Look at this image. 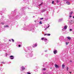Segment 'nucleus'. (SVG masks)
Segmentation results:
<instances>
[{"instance_id": "nucleus-7", "label": "nucleus", "mask_w": 74, "mask_h": 74, "mask_svg": "<svg viewBox=\"0 0 74 74\" xmlns=\"http://www.w3.org/2000/svg\"><path fill=\"white\" fill-rule=\"evenodd\" d=\"M64 64H63L62 65V69H64Z\"/></svg>"}, {"instance_id": "nucleus-3", "label": "nucleus", "mask_w": 74, "mask_h": 74, "mask_svg": "<svg viewBox=\"0 0 74 74\" xmlns=\"http://www.w3.org/2000/svg\"><path fill=\"white\" fill-rule=\"evenodd\" d=\"M37 44H35V45H34L33 46V47H37Z\"/></svg>"}, {"instance_id": "nucleus-10", "label": "nucleus", "mask_w": 74, "mask_h": 74, "mask_svg": "<svg viewBox=\"0 0 74 74\" xmlns=\"http://www.w3.org/2000/svg\"><path fill=\"white\" fill-rule=\"evenodd\" d=\"M4 27H8V25H5L4 26Z\"/></svg>"}, {"instance_id": "nucleus-12", "label": "nucleus", "mask_w": 74, "mask_h": 74, "mask_svg": "<svg viewBox=\"0 0 74 74\" xmlns=\"http://www.w3.org/2000/svg\"><path fill=\"white\" fill-rule=\"evenodd\" d=\"M47 35H48V34H44V35L45 36H47Z\"/></svg>"}, {"instance_id": "nucleus-15", "label": "nucleus", "mask_w": 74, "mask_h": 74, "mask_svg": "<svg viewBox=\"0 0 74 74\" xmlns=\"http://www.w3.org/2000/svg\"><path fill=\"white\" fill-rule=\"evenodd\" d=\"M50 35H51V34H47V36H50Z\"/></svg>"}, {"instance_id": "nucleus-29", "label": "nucleus", "mask_w": 74, "mask_h": 74, "mask_svg": "<svg viewBox=\"0 0 74 74\" xmlns=\"http://www.w3.org/2000/svg\"><path fill=\"white\" fill-rule=\"evenodd\" d=\"M27 74H31L30 73H28Z\"/></svg>"}, {"instance_id": "nucleus-17", "label": "nucleus", "mask_w": 74, "mask_h": 74, "mask_svg": "<svg viewBox=\"0 0 74 74\" xmlns=\"http://www.w3.org/2000/svg\"><path fill=\"white\" fill-rule=\"evenodd\" d=\"M12 40L13 42H14V40L13 39H12Z\"/></svg>"}, {"instance_id": "nucleus-14", "label": "nucleus", "mask_w": 74, "mask_h": 74, "mask_svg": "<svg viewBox=\"0 0 74 74\" xmlns=\"http://www.w3.org/2000/svg\"><path fill=\"white\" fill-rule=\"evenodd\" d=\"M69 42H66V45H67L68 44H69Z\"/></svg>"}, {"instance_id": "nucleus-41", "label": "nucleus", "mask_w": 74, "mask_h": 74, "mask_svg": "<svg viewBox=\"0 0 74 74\" xmlns=\"http://www.w3.org/2000/svg\"><path fill=\"white\" fill-rule=\"evenodd\" d=\"M73 34H74V33H73Z\"/></svg>"}, {"instance_id": "nucleus-40", "label": "nucleus", "mask_w": 74, "mask_h": 74, "mask_svg": "<svg viewBox=\"0 0 74 74\" xmlns=\"http://www.w3.org/2000/svg\"><path fill=\"white\" fill-rule=\"evenodd\" d=\"M43 74H45V73H44Z\"/></svg>"}, {"instance_id": "nucleus-8", "label": "nucleus", "mask_w": 74, "mask_h": 74, "mask_svg": "<svg viewBox=\"0 0 74 74\" xmlns=\"http://www.w3.org/2000/svg\"><path fill=\"white\" fill-rule=\"evenodd\" d=\"M67 38L69 40H71V37H70L68 36L67 37Z\"/></svg>"}, {"instance_id": "nucleus-2", "label": "nucleus", "mask_w": 74, "mask_h": 74, "mask_svg": "<svg viewBox=\"0 0 74 74\" xmlns=\"http://www.w3.org/2000/svg\"><path fill=\"white\" fill-rule=\"evenodd\" d=\"M55 67H56V68H59V66H58L56 64H55Z\"/></svg>"}, {"instance_id": "nucleus-1", "label": "nucleus", "mask_w": 74, "mask_h": 74, "mask_svg": "<svg viewBox=\"0 0 74 74\" xmlns=\"http://www.w3.org/2000/svg\"><path fill=\"white\" fill-rule=\"evenodd\" d=\"M10 57L11 58V59H14V57L13 56H10Z\"/></svg>"}, {"instance_id": "nucleus-21", "label": "nucleus", "mask_w": 74, "mask_h": 74, "mask_svg": "<svg viewBox=\"0 0 74 74\" xmlns=\"http://www.w3.org/2000/svg\"><path fill=\"white\" fill-rule=\"evenodd\" d=\"M1 24H2V25H4V23H1Z\"/></svg>"}, {"instance_id": "nucleus-32", "label": "nucleus", "mask_w": 74, "mask_h": 74, "mask_svg": "<svg viewBox=\"0 0 74 74\" xmlns=\"http://www.w3.org/2000/svg\"><path fill=\"white\" fill-rule=\"evenodd\" d=\"M42 5L41 4H40L39 5V6H40V5Z\"/></svg>"}, {"instance_id": "nucleus-4", "label": "nucleus", "mask_w": 74, "mask_h": 74, "mask_svg": "<svg viewBox=\"0 0 74 74\" xmlns=\"http://www.w3.org/2000/svg\"><path fill=\"white\" fill-rule=\"evenodd\" d=\"M66 3L67 4H68V5H70V3L68 1L66 2Z\"/></svg>"}, {"instance_id": "nucleus-6", "label": "nucleus", "mask_w": 74, "mask_h": 74, "mask_svg": "<svg viewBox=\"0 0 74 74\" xmlns=\"http://www.w3.org/2000/svg\"><path fill=\"white\" fill-rule=\"evenodd\" d=\"M54 54H56V53H57V50H54Z\"/></svg>"}, {"instance_id": "nucleus-26", "label": "nucleus", "mask_w": 74, "mask_h": 74, "mask_svg": "<svg viewBox=\"0 0 74 74\" xmlns=\"http://www.w3.org/2000/svg\"><path fill=\"white\" fill-rule=\"evenodd\" d=\"M69 30L70 31H71V30H72V29H70Z\"/></svg>"}, {"instance_id": "nucleus-20", "label": "nucleus", "mask_w": 74, "mask_h": 74, "mask_svg": "<svg viewBox=\"0 0 74 74\" xmlns=\"http://www.w3.org/2000/svg\"><path fill=\"white\" fill-rule=\"evenodd\" d=\"M54 2H55L54 1H53L52 2V4H53V3H54Z\"/></svg>"}, {"instance_id": "nucleus-23", "label": "nucleus", "mask_w": 74, "mask_h": 74, "mask_svg": "<svg viewBox=\"0 0 74 74\" xmlns=\"http://www.w3.org/2000/svg\"><path fill=\"white\" fill-rule=\"evenodd\" d=\"M45 41H47V39H45Z\"/></svg>"}, {"instance_id": "nucleus-37", "label": "nucleus", "mask_w": 74, "mask_h": 74, "mask_svg": "<svg viewBox=\"0 0 74 74\" xmlns=\"http://www.w3.org/2000/svg\"><path fill=\"white\" fill-rule=\"evenodd\" d=\"M73 18H74V16L73 17Z\"/></svg>"}, {"instance_id": "nucleus-18", "label": "nucleus", "mask_w": 74, "mask_h": 74, "mask_svg": "<svg viewBox=\"0 0 74 74\" xmlns=\"http://www.w3.org/2000/svg\"><path fill=\"white\" fill-rule=\"evenodd\" d=\"M39 23L40 24H42V23H41V21H40V22H39Z\"/></svg>"}, {"instance_id": "nucleus-11", "label": "nucleus", "mask_w": 74, "mask_h": 74, "mask_svg": "<svg viewBox=\"0 0 74 74\" xmlns=\"http://www.w3.org/2000/svg\"><path fill=\"white\" fill-rule=\"evenodd\" d=\"M66 70H67V71H68V70H69V67H66Z\"/></svg>"}, {"instance_id": "nucleus-25", "label": "nucleus", "mask_w": 74, "mask_h": 74, "mask_svg": "<svg viewBox=\"0 0 74 74\" xmlns=\"http://www.w3.org/2000/svg\"><path fill=\"white\" fill-rule=\"evenodd\" d=\"M2 64H3V63H4V64L5 63H4V62H2Z\"/></svg>"}, {"instance_id": "nucleus-30", "label": "nucleus", "mask_w": 74, "mask_h": 74, "mask_svg": "<svg viewBox=\"0 0 74 74\" xmlns=\"http://www.w3.org/2000/svg\"><path fill=\"white\" fill-rule=\"evenodd\" d=\"M70 62H72V61L70 60Z\"/></svg>"}, {"instance_id": "nucleus-36", "label": "nucleus", "mask_w": 74, "mask_h": 74, "mask_svg": "<svg viewBox=\"0 0 74 74\" xmlns=\"http://www.w3.org/2000/svg\"><path fill=\"white\" fill-rule=\"evenodd\" d=\"M49 27V26H48V27Z\"/></svg>"}, {"instance_id": "nucleus-35", "label": "nucleus", "mask_w": 74, "mask_h": 74, "mask_svg": "<svg viewBox=\"0 0 74 74\" xmlns=\"http://www.w3.org/2000/svg\"><path fill=\"white\" fill-rule=\"evenodd\" d=\"M36 21H34V22H36Z\"/></svg>"}, {"instance_id": "nucleus-5", "label": "nucleus", "mask_w": 74, "mask_h": 74, "mask_svg": "<svg viewBox=\"0 0 74 74\" xmlns=\"http://www.w3.org/2000/svg\"><path fill=\"white\" fill-rule=\"evenodd\" d=\"M67 26H65L64 27V29L65 30H66V29H67Z\"/></svg>"}, {"instance_id": "nucleus-39", "label": "nucleus", "mask_w": 74, "mask_h": 74, "mask_svg": "<svg viewBox=\"0 0 74 74\" xmlns=\"http://www.w3.org/2000/svg\"><path fill=\"white\" fill-rule=\"evenodd\" d=\"M57 0V1H58V0Z\"/></svg>"}, {"instance_id": "nucleus-13", "label": "nucleus", "mask_w": 74, "mask_h": 74, "mask_svg": "<svg viewBox=\"0 0 74 74\" xmlns=\"http://www.w3.org/2000/svg\"><path fill=\"white\" fill-rule=\"evenodd\" d=\"M73 12L71 11V12L70 13V15H71V14H73Z\"/></svg>"}, {"instance_id": "nucleus-34", "label": "nucleus", "mask_w": 74, "mask_h": 74, "mask_svg": "<svg viewBox=\"0 0 74 74\" xmlns=\"http://www.w3.org/2000/svg\"><path fill=\"white\" fill-rule=\"evenodd\" d=\"M69 73H71V72H69Z\"/></svg>"}, {"instance_id": "nucleus-9", "label": "nucleus", "mask_w": 74, "mask_h": 74, "mask_svg": "<svg viewBox=\"0 0 74 74\" xmlns=\"http://www.w3.org/2000/svg\"><path fill=\"white\" fill-rule=\"evenodd\" d=\"M21 69L22 70H25V67H24L23 66H22L21 67Z\"/></svg>"}, {"instance_id": "nucleus-38", "label": "nucleus", "mask_w": 74, "mask_h": 74, "mask_svg": "<svg viewBox=\"0 0 74 74\" xmlns=\"http://www.w3.org/2000/svg\"><path fill=\"white\" fill-rule=\"evenodd\" d=\"M43 3H41V4H42Z\"/></svg>"}, {"instance_id": "nucleus-28", "label": "nucleus", "mask_w": 74, "mask_h": 74, "mask_svg": "<svg viewBox=\"0 0 74 74\" xmlns=\"http://www.w3.org/2000/svg\"><path fill=\"white\" fill-rule=\"evenodd\" d=\"M70 18H71V17H72V16L71 15L70 16Z\"/></svg>"}, {"instance_id": "nucleus-27", "label": "nucleus", "mask_w": 74, "mask_h": 74, "mask_svg": "<svg viewBox=\"0 0 74 74\" xmlns=\"http://www.w3.org/2000/svg\"><path fill=\"white\" fill-rule=\"evenodd\" d=\"M56 2H57V3H58V2H59V1H56Z\"/></svg>"}, {"instance_id": "nucleus-22", "label": "nucleus", "mask_w": 74, "mask_h": 74, "mask_svg": "<svg viewBox=\"0 0 74 74\" xmlns=\"http://www.w3.org/2000/svg\"><path fill=\"white\" fill-rule=\"evenodd\" d=\"M44 38H41V40H42L44 39Z\"/></svg>"}, {"instance_id": "nucleus-19", "label": "nucleus", "mask_w": 74, "mask_h": 74, "mask_svg": "<svg viewBox=\"0 0 74 74\" xmlns=\"http://www.w3.org/2000/svg\"><path fill=\"white\" fill-rule=\"evenodd\" d=\"M43 70H46V69H45V68H44L43 69Z\"/></svg>"}, {"instance_id": "nucleus-33", "label": "nucleus", "mask_w": 74, "mask_h": 74, "mask_svg": "<svg viewBox=\"0 0 74 74\" xmlns=\"http://www.w3.org/2000/svg\"><path fill=\"white\" fill-rule=\"evenodd\" d=\"M9 41H11V40H9Z\"/></svg>"}, {"instance_id": "nucleus-31", "label": "nucleus", "mask_w": 74, "mask_h": 74, "mask_svg": "<svg viewBox=\"0 0 74 74\" xmlns=\"http://www.w3.org/2000/svg\"><path fill=\"white\" fill-rule=\"evenodd\" d=\"M47 28H48V27L46 28L45 29V30H46V29H47Z\"/></svg>"}, {"instance_id": "nucleus-16", "label": "nucleus", "mask_w": 74, "mask_h": 74, "mask_svg": "<svg viewBox=\"0 0 74 74\" xmlns=\"http://www.w3.org/2000/svg\"><path fill=\"white\" fill-rule=\"evenodd\" d=\"M43 19H44V18H40V19H41V20Z\"/></svg>"}, {"instance_id": "nucleus-24", "label": "nucleus", "mask_w": 74, "mask_h": 74, "mask_svg": "<svg viewBox=\"0 0 74 74\" xmlns=\"http://www.w3.org/2000/svg\"><path fill=\"white\" fill-rule=\"evenodd\" d=\"M18 47H21V45H18Z\"/></svg>"}]
</instances>
